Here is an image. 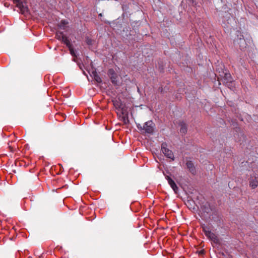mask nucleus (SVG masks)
Instances as JSON below:
<instances>
[{
	"mask_svg": "<svg viewBox=\"0 0 258 258\" xmlns=\"http://www.w3.org/2000/svg\"><path fill=\"white\" fill-rule=\"evenodd\" d=\"M165 178L168 181V184L174 190L175 193H177L178 188L174 180L170 177L167 175L165 176Z\"/></svg>",
	"mask_w": 258,
	"mask_h": 258,
	"instance_id": "nucleus-7",
	"label": "nucleus"
},
{
	"mask_svg": "<svg viewBox=\"0 0 258 258\" xmlns=\"http://www.w3.org/2000/svg\"><path fill=\"white\" fill-rule=\"evenodd\" d=\"M13 2L16 5V7L19 9L22 14H25L28 12V7L21 0H15Z\"/></svg>",
	"mask_w": 258,
	"mask_h": 258,
	"instance_id": "nucleus-5",
	"label": "nucleus"
},
{
	"mask_svg": "<svg viewBox=\"0 0 258 258\" xmlns=\"http://www.w3.org/2000/svg\"><path fill=\"white\" fill-rule=\"evenodd\" d=\"M225 77L227 80V82L226 83H232V82L231 81V75L229 73H225Z\"/></svg>",
	"mask_w": 258,
	"mask_h": 258,
	"instance_id": "nucleus-15",
	"label": "nucleus"
},
{
	"mask_svg": "<svg viewBox=\"0 0 258 258\" xmlns=\"http://www.w3.org/2000/svg\"><path fill=\"white\" fill-rule=\"evenodd\" d=\"M68 24L69 22L67 20H62L59 23L58 26L60 29L66 30L68 27Z\"/></svg>",
	"mask_w": 258,
	"mask_h": 258,
	"instance_id": "nucleus-9",
	"label": "nucleus"
},
{
	"mask_svg": "<svg viewBox=\"0 0 258 258\" xmlns=\"http://www.w3.org/2000/svg\"><path fill=\"white\" fill-rule=\"evenodd\" d=\"M203 231L204 232L205 235L211 241L214 243L218 244L219 243V239L217 235L214 232H212L210 227L205 225L202 226Z\"/></svg>",
	"mask_w": 258,
	"mask_h": 258,
	"instance_id": "nucleus-1",
	"label": "nucleus"
},
{
	"mask_svg": "<svg viewBox=\"0 0 258 258\" xmlns=\"http://www.w3.org/2000/svg\"><path fill=\"white\" fill-rule=\"evenodd\" d=\"M61 41L68 47H70L72 46V44L69 40V39L64 35V36L62 38Z\"/></svg>",
	"mask_w": 258,
	"mask_h": 258,
	"instance_id": "nucleus-12",
	"label": "nucleus"
},
{
	"mask_svg": "<svg viewBox=\"0 0 258 258\" xmlns=\"http://www.w3.org/2000/svg\"><path fill=\"white\" fill-rule=\"evenodd\" d=\"M108 75L109 76L112 83L113 84H116L117 82V75L113 69H109L108 72Z\"/></svg>",
	"mask_w": 258,
	"mask_h": 258,
	"instance_id": "nucleus-6",
	"label": "nucleus"
},
{
	"mask_svg": "<svg viewBox=\"0 0 258 258\" xmlns=\"http://www.w3.org/2000/svg\"><path fill=\"white\" fill-rule=\"evenodd\" d=\"M87 43L89 45H91L92 44V41L90 39H88L87 41Z\"/></svg>",
	"mask_w": 258,
	"mask_h": 258,
	"instance_id": "nucleus-18",
	"label": "nucleus"
},
{
	"mask_svg": "<svg viewBox=\"0 0 258 258\" xmlns=\"http://www.w3.org/2000/svg\"><path fill=\"white\" fill-rule=\"evenodd\" d=\"M64 36L63 32H57L56 33V38L58 40H61L62 38Z\"/></svg>",
	"mask_w": 258,
	"mask_h": 258,
	"instance_id": "nucleus-13",
	"label": "nucleus"
},
{
	"mask_svg": "<svg viewBox=\"0 0 258 258\" xmlns=\"http://www.w3.org/2000/svg\"><path fill=\"white\" fill-rule=\"evenodd\" d=\"M70 51V53L73 56H76V54L75 50L74 49L73 46H71L70 47H68Z\"/></svg>",
	"mask_w": 258,
	"mask_h": 258,
	"instance_id": "nucleus-16",
	"label": "nucleus"
},
{
	"mask_svg": "<svg viewBox=\"0 0 258 258\" xmlns=\"http://www.w3.org/2000/svg\"><path fill=\"white\" fill-rule=\"evenodd\" d=\"M161 150L166 157L174 160V156L173 153L171 150L167 148V145L166 143H163L162 144Z\"/></svg>",
	"mask_w": 258,
	"mask_h": 258,
	"instance_id": "nucleus-4",
	"label": "nucleus"
},
{
	"mask_svg": "<svg viewBox=\"0 0 258 258\" xmlns=\"http://www.w3.org/2000/svg\"><path fill=\"white\" fill-rule=\"evenodd\" d=\"M113 104L117 108V107H118L119 108L120 107V105H119V102H117V101H114L113 102Z\"/></svg>",
	"mask_w": 258,
	"mask_h": 258,
	"instance_id": "nucleus-17",
	"label": "nucleus"
},
{
	"mask_svg": "<svg viewBox=\"0 0 258 258\" xmlns=\"http://www.w3.org/2000/svg\"><path fill=\"white\" fill-rule=\"evenodd\" d=\"M187 131L186 126L185 124H182L180 129V132L182 134H185Z\"/></svg>",
	"mask_w": 258,
	"mask_h": 258,
	"instance_id": "nucleus-14",
	"label": "nucleus"
},
{
	"mask_svg": "<svg viewBox=\"0 0 258 258\" xmlns=\"http://www.w3.org/2000/svg\"><path fill=\"white\" fill-rule=\"evenodd\" d=\"M137 127L140 130H144L146 133L151 134L154 131V124L150 120L145 122L143 127L139 123L137 124Z\"/></svg>",
	"mask_w": 258,
	"mask_h": 258,
	"instance_id": "nucleus-2",
	"label": "nucleus"
},
{
	"mask_svg": "<svg viewBox=\"0 0 258 258\" xmlns=\"http://www.w3.org/2000/svg\"><path fill=\"white\" fill-rule=\"evenodd\" d=\"M249 185L252 188H256L258 185V178L255 177L254 178H252L250 179Z\"/></svg>",
	"mask_w": 258,
	"mask_h": 258,
	"instance_id": "nucleus-8",
	"label": "nucleus"
},
{
	"mask_svg": "<svg viewBox=\"0 0 258 258\" xmlns=\"http://www.w3.org/2000/svg\"><path fill=\"white\" fill-rule=\"evenodd\" d=\"M91 77H92L94 79L97 83H101L102 82L101 78L100 76L97 74V72L95 71H92L91 74H90Z\"/></svg>",
	"mask_w": 258,
	"mask_h": 258,
	"instance_id": "nucleus-10",
	"label": "nucleus"
},
{
	"mask_svg": "<svg viewBox=\"0 0 258 258\" xmlns=\"http://www.w3.org/2000/svg\"><path fill=\"white\" fill-rule=\"evenodd\" d=\"M237 36V38L235 39L234 43L238 45L239 48L242 50L245 48L247 45L246 41L244 39L243 36L240 32H238Z\"/></svg>",
	"mask_w": 258,
	"mask_h": 258,
	"instance_id": "nucleus-3",
	"label": "nucleus"
},
{
	"mask_svg": "<svg viewBox=\"0 0 258 258\" xmlns=\"http://www.w3.org/2000/svg\"><path fill=\"white\" fill-rule=\"evenodd\" d=\"M186 166L189 170L192 173H194L195 171V168L192 162L190 161H187L186 163Z\"/></svg>",
	"mask_w": 258,
	"mask_h": 258,
	"instance_id": "nucleus-11",
	"label": "nucleus"
},
{
	"mask_svg": "<svg viewBox=\"0 0 258 258\" xmlns=\"http://www.w3.org/2000/svg\"><path fill=\"white\" fill-rule=\"evenodd\" d=\"M99 16H102V14H99Z\"/></svg>",
	"mask_w": 258,
	"mask_h": 258,
	"instance_id": "nucleus-19",
	"label": "nucleus"
}]
</instances>
